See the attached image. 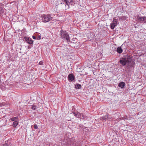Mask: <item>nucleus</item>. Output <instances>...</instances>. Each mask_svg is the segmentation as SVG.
Instances as JSON below:
<instances>
[{
  "mask_svg": "<svg viewBox=\"0 0 146 146\" xmlns=\"http://www.w3.org/2000/svg\"><path fill=\"white\" fill-rule=\"evenodd\" d=\"M129 56L126 55L124 56L123 57L120 58L119 62L122 66H124L126 65Z\"/></svg>",
  "mask_w": 146,
  "mask_h": 146,
  "instance_id": "f257e3e1",
  "label": "nucleus"
},
{
  "mask_svg": "<svg viewBox=\"0 0 146 146\" xmlns=\"http://www.w3.org/2000/svg\"><path fill=\"white\" fill-rule=\"evenodd\" d=\"M132 56L130 55L126 64V66L130 69L134 67L135 65V62L132 60Z\"/></svg>",
  "mask_w": 146,
  "mask_h": 146,
  "instance_id": "f03ea898",
  "label": "nucleus"
},
{
  "mask_svg": "<svg viewBox=\"0 0 146 146\" xmlns=\"http://www.w3.org/2000/svg\"><path fill=\"white\" fill-rule=\"evenodd\" d=\"M61 37L64 40H66L68 41H70V38L68 33L66 31H61L60 32Z\"/></svg>",
  "mask_w": 146,
  "mask_h": 146,
  "instance_id": "7ed1b4c3",
  "label": "nucleus"
},
{
  "mask_svg": "<svg viewBox=\"0 0 146 146\" xmlns=\"http://www.w3.org/2000/svg\"><path fill=\"white\" fill-rule=\"evenodd\" d=\"M41 18L42 22L46 23L51 20L52 17L50 15H43L41 16Z\"/></svg>",
  "mask_w": 146,
  "mask_h": 146,
  "instance_id": "20e7f679",
  "label": "nucleus"
},
{
  "mask_svg": "<svg viewBox=\"0 0 146 146\" xmlns=\"http://www.w3.org/2000/svg\"><path fill=\"white\" fill-rule=\"evenodd\" d=\"M11 121H13L14 122L12 124L13 127H15L18 124L19 119L18 117H13L10 119Z\"/></svg>",
  "mask_w": 146,
  "mask_h": 146,
  "instance_id": "39448f33",
  "label": "nucleus"
},
{
  "mask_svg": "<svg viewBox=\"0 0 146 146\" xmlns=\"http://www.w3.org/2000/svg\"><path fill=\"white\" fill-rule=\"evenodd\" d=\"M137 21L141 23H146V17H141L139 16H137Z\"/></svg>",
  "mask_w": 146,
  "mask_h": 146,
  "instance_id": "423d86ee",
  "label": "nucleus"
},
{
  "mask_svg": "<svg viewBox=\"0 0 146 146\" xmlns=\"http://www.w3.org/2000/svg\"><path fill=\"white\" fill-rule=\"evenodd\" d=\"M73 113L75 116H76L78 118L83 119H85V116L82 113H81L78 112H76V113L73 112Z\"/></svg>",
  "mask_w": 146,
  "mask_h": 146,
  "instance_id": "0eeeda50",
  "label": "nucleus"
},
{
  "mask_svg": "<svg viewBox=\"0 0 146 146\" xmlns=\"http://www.w3.org/2000/svg\"><path fill=\"white\" fill-rule=\"evenodd\" d=\"M4 6L2 4H0V16L2 17L5 15Z\"/></svg>",
  "mask_w": 146,
  "mask_h": 146,
  "instance_id": "6e6552de",
  "label": "nucleus"
},
{
  "mask_svg": "<svg viewBox=\"0 0 146 146\" xmlns=\"http://www.w3.org/2000/svg\"><path fill=\"white\" fill-rule=\"evenodd\" d=\"M117 22L116 19H113V21L110 25V27L112 29H113L115 27L117 26Z\"/></svg>",
  "mask_w": 146,
  "mask_h": 146,
  "instance_id": "1a4fd4ad",
  "label": "nucleus"
},
{
  "mask_svg": "<svg viewBox=\"0 0 146 146\" xmlns=\"http://www.w3.org/2000/svg\"><path fill=\"white\" fill-rule=\"evenodd\" d=\"M24 39L27 43L29 44H33V41L31 38L25 36L24 37Z\"/></svg>",
  "mask_w": 146,
  "mask_h": 146,
  "instance_id": "9d476101",
  "label": "nucleus"
},
{
  "mask_svg": "<svg viewBox=\"0 0 146 146\" xmlns=\"http://www.w3.org/2000/svg\"><path fill=\"white\" fill-rule=\"evenodd\" d=\"M75 78V77L72 74H69L68 76V80L69 81H73Z\"/></svg>",
  "mask_w": 146,
  "mask_h": 146,
  "instance_id": "9b49d317",
  "label": "nucleus"
},
{
  "mask_svg": "<svg viewBox=\"0 0 146 146\" xmlns=\"http://www.w3.org/2000/svg\"><path fill=\"white\" fill-rule=\"evenodd\" d=\"M125 83L123 82H120L118 84V86L121 88H123L125 86Z\"/></svg>",
  "mask_w": 146,
  "mask_h": 146,
  "instance_id": "f8f14e48",
  "label": "nucleus"
},
{
  "mask_svg": "<svg viewBox=\"0 0 146 146\" xmlns=\"http://www.w3.org/2000/svg\"><path fill=\"white\" fill-rule=\"evenodd\" d=\"M123 46V44H122L121 46L118 47L117 49V52L119 54H120L121 53L123 52V50L122 49L121 47H122Z\"/></svg>",
  "mask_w": 146,
  "mask_h": 146,
  "instance_id": "ddd939ff",
  "label": "nucleus"
},
{
  "mask_svg": "<svg viewBox=\"0 0 146 146\" xmlns=\"http://www.w3.org/2000/svg\"><path fill=\"white\" fill-rule=\"evenodd\" d=\"M82 86L81 84H77L75 85V88L76 89H79L81 88Z\"/></svg>",
  "mask_w": 146,
  "mask_h": 146,
  "instance_id": "4468645a",
  "label": "nucleus"
},
{
  "mask_svg": "<svg viewBox=\"0 0 146 146\" xmlns=\"http://www.w3.org/2000/svg\"><path fill=\"white\" fill-rule=\"evenodd\" d=\"M66 3V5L69 6V2L68 0H62Z\"/></svg>",
  "mask_w": 146,
  "mask_h": 146,
  "instance_id": "2eb2a0df",
  "label": "nucleus"
},
{
  "mask_svg": "<svg viewBox=\"0 0 146 146\" xmlns=\"http://www.w3.org/2000/svg\"><path fill=\"white\" fill-rule=\"evenodd\" d=\"M36 108V107L35 106L32 105L31 106V109L33 110H35Z\"/></svg>",
  "mask_w": 146,
  "mask_h": 146,
  "instance_id": "dca6fc26",
  "label": "nucleus"
},
{
  "mask_svg": "<svg viewBox=\"0 0 146 146\" xmlns=\"http://www.w3.org/2000/svg\"><path fill=\"white\" fill-rule=\"evenodd\" d=\"M91 35V34H90V35ZM92 37L91 38H89V39H90V40H94L95 38L94 35H93V34H92Z\"/></svg>",
  "mask_w": 146,
  "mask_h": 146,
  "instance_id": "f3484780",
  "label": "nucleus"
},
{
  "mask_svg": "<svg viewBox=\"0 0 146 146\" xmlns=\"http://www.w3.org/2000/svg\"><path fill=\"white\" fill-rule=\"evenodd\" d=\"M108 118V116H107V115H105V116L104 117H102V119H103V120H105V119H107Z\"/></svg>",
  "mask_w": 146,
  "mask_h": 146,
  "instance_id": "a211bd4d",
  "label": "nucleus"
},
{
  "mask_svg": "<svg viewBox=\"0 0 146 146\" xmlns=\"http://www.w3.org/2000/svg\"><path fill=\"white\" fill-rule=\"evenodd\" d=\"M34 128L35 129H37L38 128L37 125L36 124H35L34 126Z\"/></svg>",
  "mask_w": 146,
  "mask_h": 146,
  "instance_id": "6ab92c4d",
  "label": "nucleus"
},
{
  "mask_svg": "<svg viewBox=\"0 0 146 146\" xmlns=\"http://www.w3.org/2000/svg\"><path fill=\"white\" fill-rule=\"evenodd\" d=\"M43 62L42 61H40L39 63V64L41 65H43Z\"/></svg>",
  "mask_w": 146,
  "mask_h": 146,
  "instance_id": "aec40b11",
  "label": "nucleus"
},
{
  "mask_svg": "<svg viewBox=\"0 0 146 146\" xmlns=\"http://www.w3.org/2000/svg\"><path fill=\"white\" fill-rule=\"evenodd\" d=\"M3 146H9V145L7 144L6 142H5V143L3 145Z\"/></svg>",
  "mask_w": 146,
  "mask_h": 146,
  "instance_id": "412c9836",
  "label": "nucleus"
},
{
  "mask_svg": "<svg viewBox=\"0 0 146 146\" xmlns=\"http://www.w3.org/2000/svg\"><path fill=\"white\" fill-rule=\"evenodd\" d=\"M41 38V36H39L37 37V40H39Z\"/></svg>",
  "mask_w": 146,
  "mask_h": 146,
  "instance_id": "4be33fe9",
  "label": "nucleus"
},
{
  "mask_svg": "<svg viewBox=\"0 0 146 146\" xmlns=\"http://www.w3.org/2000/svg\"><path fill=\"white\" fill-rule=\"evenodd\" d=\"M33 38L34 39H37V38L35 36H33Z\"/></svg>",
  "mask_w": 146,
  "mask_h": 146,
  "instance_id": "5701e85b",
  "label": "nucleus"
},
{
  "mask_svg": "<svg viewBox=\"0 0 146 146\" xmlns=\"http://www.w3.org/2000/svg\"><path fill=\"white\" fill-rule=\"evenodd\" d=\"M72 1L73 0H68V1L69 2V4L70 3H71L72 2Z\"/></svg>",
  "mask_w": 146,
  "mask_h": 146,
  "instance_id": "b1692460",
  "label": "nucleus"
},
{
  "mask_svg": "<svg viewBox=\"0 0 146 146\" xmlns=\"http://www.w3.org/2000/svg\"><path fill=\"white\" fill-rule=\"evenodd\" d=\"M79 126L81 128L83 127V125L81 124H80Z\"/></svg>",
  "mask_w": 146,
  "mask_h": 146,
  "instance_id": "393cba45",
  "label": "nucleus"
},
{
  "mask_svg": "<svg viewBox=\"0 0 146 146\" xmlns=\"http://www.w3.org/2000/svg\"><path fill=\"white\" fill-rule=\"evenodd\" d=\"M72 42L73 43H75V42Z\"/></svg>",
  "mask_w": 146,
  "mask_h": 146,
  "instance_id": "a878e982",
  "label": "nucleus"
}]
</instances>
